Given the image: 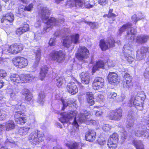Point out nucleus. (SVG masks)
<instances>
[{"instance_id":"79ce46f5","label":"nucleus","mask_w":149,"mask_h":149,"mask_svg":"<svg viewBox=\"0 0 149 149\" xmlns=\"http://www.w3.org/2000/svg\"><path fill=\"white\" fill-rule=\"evenodd\" d=\"M132 26V24L131 23H128L123 25L119 29V33H121L126 30L128 31V30Z\"/></svg>"},{"instance_id":"4be33fe9","label":"nucleus","mask_w":149,"mask_h":149,"mask_svg":"<svg viewBox=\"0 0 149 149\" xmlns=\"http://www.w3.org/2000/svg\"><path fill=\"white\" fill-rule=\"evenodd\" d=\"M96 134L95 131L93 130H90L86 133L85 138L87 141L92 142L95 139Z\"/></svg>"},{"instance_id":"a211bd4d","label":"nucleus","mask_w":149,"mask_h":149,"mask_svg":"<svg viewBox=\"0 0 149 149\" xmlns=\"http://www.w3.org/2000/svg\"><path fill=\"white\" fill-rule=\"evenodd\" d=\"M34 52L36 55V61L34 63L31 67L33 71L36 70L37 69V68L38 66L39 62L40 60L41 56L40 49V48H38Z\"/></svg>"},{"instance_id":"4d7b16f0","label":"nucleus","mask_w":149,"mask_h":149,"mask_svg":"<svg viewBox=\"0 0 149 149\" xmlns=\"http://www.w3.org/2000/svg\"><path fill=\"white\" fill-rule=\"evenodd\" d=\"M20 81L19 83H24L27 82V79H26V74H22L20 76Z\"/></svg>"},{"instance_id":"864d4df0","label":"nucleus","mask_w":149,"mask_h":149,"mask_svg":"<svg viewBox=\"0 0 149 149\" xmlns=\"http://www.w3.org/2000/svg\"><path fill=\"white\" fill-rule=\"evenodd\" d=\"M17 93V91L13 90L10 93V100H15L16 98V95Z\"/></svg>"},{"instance_id":"4468645a","label":"nucleus","mask_w":149,"mask_h":149,"mask_svg":"<svg viewBox=\"0 0 149 149\" xmlns=\"http://www.w3.org/2000/svg\"><path fill=\"white\" fill-rule=\"evenodd\" d=\"M122 110L121 109L116 110L111 112L109 116V118L111 120L119 121L122 117Z\"/></svg>"},{"instance_id":"de8ad7c7","label":"nucleus","mask_w":149,"mask_h":149,"mask_svg":"<svg viewBox=\"0 0 149 149\" xmlns=\"http://www.w3.org/2000/svg\"><path fill=\"white\" fill-rule=\"evenodd\" d=\"M117 95L116 93H111L108 94L107 99L111 101H113L116 99V97Z\"/></svg>"},{"instance_id":"f8f14e48","label":"nucleus","mask_w":149,"mask_h":149,"mask_svg":"<svg viewBox=\"0 0 149 149\" xmlns=\"http://www.w3.org/2000/svg\"><path fill=\"white\" fill-rule=\"evenodd\" d=\"M14 120L18 124L23 125L26 121L25 114L21 111L16 112L14 115Z\"/></svg>"},{"instance_id":"37998d69","label":"nucleus","mask_w":149,"mask_h":149,"mask_svg":"<svg viewBox=\"0 0 149 149\" xmlns=\"http://www.w3.org/2000/svg\"><path fill=\"white\" fill-rule=\"evenodd\" d=\"M118 140V135L117 133H114L112 135L110 136L108 140L109 141H112L117 143Z\"/></svg>"},{"instance_id":"2f4dec72","label":"nucleus","mask_w":149,"mask_h":149,"mask_svg":"<svg viewBox=\"0 0 149 149\" xmlns=\"http://www.w3.org/2000/svg\"><path fill=\"white\" fill-rule=\"evenodd\" d=\"M87 101L88 103L91 105H93L94 103L93 95L91 92H87L86 94Z\"/></svg>"},{"instance_id":"f704fd0d","label":"nucleus","mask_w":149,"mask_h":149,"mask_svg":"<svg viewBox=\"0 0 149 149\" xmlns=\"http://www.w3.org/2000/svg\"><path fill=\"white\" fill-rule=\"evenodd\" d=\"M127 119L128 121L127 123V128H130L134 125V119L132 115V116L128 115L127 117Z\"/></svg>"},{"instance_id":"052dcab7","label":"nucleus","mask_w":149,"mask_h":149,"mask_svg":"<svg viewBox=\"0 0 149 149\" xmlns=\"http://www.w3.org/2000/svg\"><path fill=\"white\" fill-rule=\"evenodd\" d=\"M24 106L20 104H16L15 106V109L17 110H24L25 109Z\"/></svg>"},{"instance_id":"423d86ee","label":"nucleus","mask_w":149,"mask_h":149,"mask_svg":"<svg viewBox=\"0 0 149 149\" xmlns=\"http://www.w3.org/2000/svg\"><path fill=\"white\" fill-rule=\"evenodd\" d=\"M79 42V35L75 33L66 37L63 40V45L64 47L69 48L72 44H77Z\"/></svg>"},{"instance_id":"338daca9","label":"nucleus","mask_w":149,"mask_h":149,"mask_svg":"<svg viewBox=\"0 0 149 149\" xmlns=\"http://www.w3.org/2000/svg\"><path fill=\"white\" fill-rule=\"evenodd\" d=\"M25 7L23 6H20L19 8V14H20V15H24V11L26 10H24Z\"/></svg>"},{"instance_id":"b1692460","label":"nucleus","mask_w":149,"mask_h":149,"mask_svg":"<svg viewBox=\"0 0 149 149\" xmlns=\"http://www.w3.org/2000/svg\"><path fill=\"white\" fill-rule=\"evenodd\" d=\"M80 77L82 83L86 84H89L90 80V77L88 73L82 72L80 74Z\"/></svg>"},{"instance_id":"c03bdc74","label":"nucleus","mask_w":149,"mask_h":149,"mask_svg":"<svg viewBox=\"0 0 149 149\" xmlns=\"http://www.w3.org/2000/svg\"><path fill=\"white\" fill-rule=\"evenodd\" d=\"M125 95L123 94H122L120 96L118 97L116 101L118 102H122L123 104H124L125 103Z\"/></svg>"},{"instance_id":"9d476101","label":"nucleus","mask_w":149,"mask_h":149,"mask_svg":"<svg viewBox=\"0 0 149 149\" xmlns=\"http://www.w3.org/2000/svg\"><path fill=\"white\" fill-rule=\"evenodd\" d=\"M100 46L102 51H105L109 48L115 46V41L113 38H108L106 41L101 40L100 41Z\"/></svg>"},{"instance_id":"09e8293b","label":"nucleus","mask_w":149,"mask_h":149,"mask_svg":"<svg viewBox=\"0 0 149 149\" xmlns=\"http://www.w3.org/2000/svg\"><path fill=\"white\" fill-rule=\"evenodd\" d=\"M5 144L6 145L12 146L15 144V142L11 139L10 137H8L5 141Z\"/></svg>"},{"instance_id":"20e7f679","label":"nucleus","mask_w":149,"mask_h":149,"mask_svg":"<svg viewBox=\"0 0 149 149\" xmlns=\"http://www.w3.org/2000/svg\"><path fill=\"white\" fill-rule=\"evenodd\" d=\"M44 135L42 132L38 130L31 133L29 136L28 140L31 144H39L44 140Z\"/></svg>"},{"instance_id":"a18cd8bd","label":"nucleus","mask_w":149,"mask_h":149,"mask_svg":"<svg viewBox=\"0 0 149 149\" xmlns=\"http://www.w3.org/2000/svg\"><path fill=\"white\" fill-rule=\"evenodd\" d=\"M116 143L108 141L107 146L109 149H115L117 147Z\"/></svg>"},{"instance_id":"6ab92c4d","label":"nucleus","mask_w":149,"mask_h":149,"mask_svg":"<svg viewBox=\"0 0 149 149\" xmlns=\"http://www.w3.org/2000/svg\"><path fill=\"white\" fill-rule=\"evenodd\" d=\"M108 79L110 84L117 83L119 82V79L117 74L114 72H110L108 76Z\"/></svg>"},{"instance_id":"49530a36","label":"nucleus","mask_w":149,"mask_h":149,"mask_svg":"<svg viewBox=\"0 0 149 149\" xmlns=\"http://www.w3.org/2000/svg\"><path fill=\"white\" fill-rule=\"evenodd\" d=\"M9 53H11L10 46L7 47H5L3 48L2 51V53H0V56H1V54H7Z\"/></svg>"},{"instance_id":"6e6552de","label":"nucleus","mask_w":149,"mask_h":149,"mask_svg":"<svg viewBox=\"0 0 149 149\" xmlns=\"http://www.w3.org/2000/svg\"><path fill=\"white\" fill-rule=\"evenodd\" d=\"M65 54L63 52L60 51H53L50 54L51 60L55 63H61L64 61Z\"/></svg>"},{"instance_id":"bb28decb","label":"nucleus","mask_w":149,"mask_h":149,"mask_svg":"<svg viewBox=\"0 0 149 149\" xmlns=\"http://www.w3.org/2000/svg\"><path fill=\"white\" fill-rule=\"evenodd\" d=\"M10 80L14 84L17 85L19 83L20 76L17 74H12L10 76Z\"/></svg>"},{"instance_id":"412c9836","label":"nucleus","mask_w":149,"mask_h":149,"mask_svg":"<svg viewBox=\"0 0 149 149\" xmlns=\"http://www.w3.org/2000/svg\"><path fill=\"white\" fill-rule=\"evenodd\" d=\"M67 89L69 93L72 95H74L78 91V88L77 86L73 82L68 84L67 86Z\"/></svg>"},{"instance_id":"0eeeda50","label":"nucleus","mask_w":149,"mask_h":149,"mask_svg":"<svg viewBox=\"0 0 149 149\" xmlns=\"http://www.w3.org/2000/svg\"><path fill=\"white\" fill-rule=\"evenodd\" d=\"M84 0H73L71 5L72 6H75L76 7L90 9L93 8L95 5L94 0L89 1L85 2Z\"/></svg>"},{"instance_id":"680f3d73","label":"nucleus","mask_w":149,"mask_h":149,"mask_svg":"<svg viewBox=\"0 0 149 149\" xmlns=\"http://www.w3.org/2000/svg\"><path fill=\"white\" fill-rule=\"evenodd\" d=\"M41 33H36L34 34V39L33 40L35 41H37L40 39Z\"/></svg>"},{"instance_id":"a878e982","label":"nucleus","mask_w":149,"mask_h":149,"mask_svg":"<svg viewBox=\"0 0 149 149\" xmlns=\"http://www.w3.org/2000/svg\"><path fill=\"white\" fill-rule=\"evenodd\" d=\"M106 63L102 61H100L97 62L96 65L93 67L92 71L94 73L99 68L106 69Z\"/></svg>"},{"instance_id":"69168bd1","label":"nucleus","mask_w":149,"mask_h":149,"mask_svg":"<svg viewBox=\"0 0 149 149\" xmlns=\"http://www.w3.org/2000/svg\"><path fill=\"white\" fill-rule=\"evenodd\" d=\"M111 128V126L109 124H105L102 127L103 130L105 131L109 130Z\"/></svg>"},{"instance_id":"f03ea898","label":"nucleus","mask_w":149,"mask_h":149,"mask_svg":"<svg viewBox=\"0 0 149 149\" xmlns=\"http://www.w3.org/2000/svg\"><path fill=\"white\" fill-rule=\"evenodd\" d=\"M146 98L144 92H138L135 96H132L130 100L129 105L130 106L135 107L139 110H141L143 109V103Z\"/></svg>"},{"instance_id":"c9c22d12","label":"nucleus","mask_w":149,"mask_h":149,"mask_svg":"<svg viewBox=\"0 0 149 149\" xmlns=\"http://www.w3.org/2000/svg\"><path fill=\"white\" fill-rule=\"evenodd\" d=\"M131 26L127 31V34L128 38L130 37V39H131L134 37V35L136 34V30L132 28Z\"/></svg>"},{"instance_id":"5fc2aeb1","label":"nucleus","mask_w":149,"mask_h":149,"mask_svg":"<svg viewBox=\"0 0 149 149\" xmlns=\"http://www.w3.org/2000/svg\"><path fill=\"white\" fill-rule=\"evenodd\" d=\"M113 10L112 9H110L109 11V15L110 17V19H111L113 21L115 20V17L116 15L112 13Z\"/></svg>"},{"instance_id":"58836bf2","label":"nucleus","mask_w":149,"mask_h":149,"mask_svg":"<svg viewBox=\"0 0 149 149\" xmlns=\"http://www.w3.org/2000/svg\"><path fill=\"white\" fill-rule=\"evenodd\" d=\"M123 87L126 89L130 90L133 87V84L132 81H123Z\"/></svg>"},{"instance_id":"a19ab883","label":"nucleus","mask_w":149,"mask_h":149,"mask_svg":"<svg viewBox=\"0 0 149 149\" xmlns=\"http://www.w3.org/2000/svg\"><path fill=\"white\" fill-rule=\"evenodd\" d=\"M62 102L63 104V107L62 110H64L65 108L69 104H72L73 102V99H70V100H67L66 99L64 100L62 99Z\"/></svg>"},{"instance_id":"603ef678","label":"nucleus","mask_w":149,"mask_h":149,"mask_svg":"<svg viewBox=\"0 0 149 149\" xmlns=\"http://www.w3.org/2000/svg\"><path fill=\"white\" fill-rule=\"evenodd\" d=\"M141 128L140 127H139L138 126H136L135 127H134V130H132V133H133L134 134H135V132H136L138 133H142V130H141Z\"/></svg>"},{"instance_id":"393cba45","label":"nucleus","mask_w":149,"mask_h":149,"mask_svg":"<svg viewBox=\"0 0 149 149\" xmlns=\"http://www.w3.org/2000/svg\"><path fill=\"white\" fill-rule=\"evenodd\" d=\"M82 145V144L81 143L73 142H68L66 144V146L70 149H81Z\"/></svg>"},{"instance_id":"c756f323","label":"nucleus","mask_w":149,"mask_h":149,"mask_svg":"<svg viewBox=\"0 0 149 149\" xmlns=\"http://www.w3.org/2000/svg\"><path fill=\"white\" fill-rule=\"evenodd\" d=\"M6 130L9 131L15 128V124L13 120H9L5 123Z\"/></svg>"},{"instance_id":"e433bc0d","label":"nucleus","mask_w":149,"mask_h":149,"mask_svg":"<svg viewBox=\"0 0 149 149\" xmlns=\"http://www.w3.org/2000/svg\"><path fill=\"white\" fill-rule=\"evenodd\" d=\"M45 96L43 92H41L40 93L37 100V102L41 104H43L45 101Z\"/></svg>"},{"instance_id":"1a4fd4ad","label":"nucleus","mask_w":149,"mask_h":149,"mask_svg":"<svg viewBox=\"0 0 149 149\" xmlns=\"http://www.w3.org/2000/svg\"><path fill=\"white\" fill-rule=\"evenodd\" d=\"M89 55L88 49L85 47L81 46L78 49L76 56L79 61H84L89 57Z\"/></svg>"},{"instance_id":"39448f33","label":"nucleus","mask_w":149,"mask_h":149,"mask_svg":"<svg viewBox=\"0 0 149 149\" xmlns=\"http://www.w3.org/2000/svg\"><path fill=\"white\" fill-rule=\"evenodd\" d=\"M123 55L127 61L131 63L134 60V52L131 45L129 44H125L123 49Z\"/></svg>"},{"instance_id":"2eb2a0df","label":"nucleus","mask_w":149,"mask_h":149,"mask_svg":"<svg viewBox=\"0 0 149 149\" xmlns=\"http://www.w3.org/2000/svg\"><path fill=\"white\" fill-rule=\"evenodd\" d=\"M104 79L100 77H96L92 84V86L94 89L97 90L102 88L104 85Z\"/></svg>"},{"instance_id":"8fccbe9b","label":"nucleus","mask_w":149,"mask_h":149,"mask_svg":"<svg viewBox=\"0 0 149 149\" xmlns=\"http://www.w3.org/2000/svg\"><path fill=\"white\" fill-rule=\"evenodd\" d=\"M86 23L90 26L91 29H97L98 27V24L97 23L87 22Z\"/></svg>"},{"instance_id":"72a5a7b5","label":"nucleus","mask_w":149,"mask_h":149,"mask_svg":"<svg viewBox=\"0 0 149 149\" xmlns=\"http://www.w3.org/2000/svg\"><path fill=\"white\" fill-rule=\"evenodd\" d=\"M30 129V127L26 126L21 127L18 129V134L20 135H25L28 133Z\"/></svg>"},{"instance_id":"9b49d317","label":"nucleus","mask_w":149,"mask_h":149,"mask_svg":"<svg viewBox=\"0 0 149 149\" xmlns=\"http://www.w3.org/2000/svg\"><path fill=\"white\" fill-rule=\"evenodd\" d=\"M14 64L17 68H22L27 66L28 61L26 58L21 57H17L13 60Z\"/></svg>"},{"instance_id":"6e6d98bb","label":"nucleus","mask_w":149,"mask_h":149,"mask_svg":"<svg viewBox=\"0 0 149 149\" xmlns=\"http://www.w3.org/2000/svg\"><path fill=\"white\" fill-rule=\"evenodd\" d=\"M105 63L106 64V69H107V68L114 66L115 65V64L113 62V61L110 60H108L107 63L105 62Z\"/></svg>"},{"instance_id":"774afa93","label":"nucleus","mask_w":149,"mask_h":149,"mask_svg":"<svg viewBox=\"0 0 149 149\" xmlns=\"http://www.w3.org/2000/svg\"><path fill=\"white\" fill-rule=\"evenodd\" d=\"M24 32L21 27L17 29L16 31V33L18 35H20Z\"/></svg>"},{"instance_id":"cd10ccee","label":"nucleus","mask_w":149,"mask_h":149,"mask_svg":"<svg viewBox=\"0 0 149 149\" xmlns=\"http://www.w3.org/2000/svg\"><path fill=\"white\" fill-rule=\"evenodd\" d=\"M48 69V67L46 65L42 67L39 76V78L40 79L42 80L44 79L47 72Z\"/></svg>"},{"instance_id":"ea45409f","label":"nucleus","mask_w":149,"mask_h":149,"mask_svg":"<svg viewBox=\"0 0 149 149\" xmlns=\"http://www.w3.org/2000/svg\"><path fill=\"white\" fill-rule=\"evenodd\" d=\"M142 133H138L135 132V136H141L142 137H147L149 136V130H142Z\"/></svg>"},{"instance_id":"5701e85b","label":"nucleus","mask_w":149,"mask_h":149,"mask_svg":"<svg viewBox=\"0 0 149 149\" xmlns=\"http://www.w3.org/2000/svg\"><path fill=\"white\" fill-rule=\"evenodd\" d=\"M149 38L148 36L143 35L137 36L136 38H134V40L138 43L142 44L146 43Z\"/></svg>"},{"instance_id":"aec40b11","label":"nucleus","mask_w":149,"mask_h":149,"mask_svg":"<svg viewBox=\"0 0 149 149\" xmlns=\"http://www.w3.org/2000/svg\"><path fill=\"white\" fill-rule=\"evenodd\" d=\"M14 16L13 14L11 13H8L3 16L1 19V22L2 23L6 24L7 23H11L13 21Z\"/></svg>"},{"instance_id":"4c0bfd02","label":"nucleus","mask_w":149,"mask_h":149,"mask_svg":"<svg viewBox=\"0 0 149 149\" xmlns=\"http://www.w3.org/2000/svg\"><path fill=\"white\" fill-rule=\"evenodd\" d=\"M144 17L142 15V14L140 13L138 14V16L136 14L134 15L132 17V21L136 23L138 21Z\"/></svg>"},{"instance_id":"473e14b6","label":"nucleus","mask_w":149,"mask_h":149,"mask_svg":"<svg viewBox=\"0 0 149 149\" xmlns=\"http://www.w3.org/2000/svg\"><path fill=\"white\" fill-rule=\"evenodd\" d=\"M132 143L136 149H144L143 145L140 140L134 139L132 141Z\"/></svg>"},{"instance_id":"f3484780","label":"nucleus","mask_w":149,"mask_h":149,"mask_svg":"<svg viewBox=\"0 0 149 149\" xmlns=\"http://www.w3.org/2000/svg\"><path fill=\"white\" fill-rule=\"evenodd\" d=\"M11 53L16 54L22 51L23 48L22 45L21 44H15L10 46Z\"/></svg>"},{"instance_id":"13d9d810","label":"nucleus","mask_w":149,"mask_h":149,"mask_svg":"<svg viewBox=\"0 0 149 149\" xmlns=\"http://www.w3.org/2000/svg\"><path fill=\"white\" fill-rule=\"evenodd\" d=\"M10 109V108L9 107L6 106L1 110L2 112H4L5 113V114L8 116L9 114V111Z\"/></svg>"},{"instance_id":"3c124183","label":"nucleus","mask_w":149,"mask_h":149,"mask_svg":"<svg viewBox=\"0 0 149 149\" xmlns=\"http://www.w3.org/2000/svg\"><path fill=\"white\" fill-rule=\"evenodd\" d=\"M124 78L123 81H132V77L129 74L125 73L124 75Z\"/></svg>"},{"instance_id":"0e129e2a","label":"nucleus","mask_w":149,"mask_h":149,"mask_svg":"<svg viewBox=\"0 0 149 149\" xmlns=\"http://www.w3.org/2000/svg\"><path fill=\"white\" fill-rule=\"evenodd\" d=\"M144 77L146 80L149 79V70L146 69L144 73Z\"/></svg>"},{"instance_id":"c85d7f7f","label":"nucleus","mask_w":149,"mask_h":149,"mask_svg":"<svg viewBox=\"0 0 149 149\" xmlns=\"http://www.w3.org/2000/svg\"><path fill=\"white\" fill-rule=\"evenodd\" d=\"M54 81L55 82L57 86L60 87L64 83H65V80L64 78L62 77L56 76L54 79Z\"/></svg>"},{"instance_id":"7c9ffc66","label":"nucleus","mask_w":149,"mask_h":149,"mask_svg":"<svg viewBox=\"0 0 149 149\" xmlns=\"http://www.w3.org/2000/svg\"><path fill=\"white\" fill-rule=\"evenodd\" d=\"M22 93L25 96V99L27 101H30L32 98L31 94L27 89H24L22 91Z\"/></svg>"},{"instance_id":"e2e57ef3","label":"nucleus","mask_w":149,"mask_h":149,"mask_svg":"<svg viewBox=\"0 0 149 149\" xmlns=\"http://www.w3.org/2000/svg\"><path fill=\"white\" fill-rule=\"evenodd\" d=\"M7 73L3 70H0V78L5 77L7 76Z\"/></svg>"},{"instance_id":"7ed1b4c3","label":"nucleus","mask_w":149,"mask_h":149,"mask_svg":"<svg viewBox=\"0 0 149 149\" xmlns=\"http://www.w3.org/2000/svg\"><path fill=\"white\" fill-rule=\"evenodd\" d=\"M64 19L62 18L56 20L54 17H51L49 19L45 24L43 30L41 31L42 34L45 33L49 32L52 28L53 26L58 25L64 22Z\"/></svg>"},{"instance_id":"ddd939ff","label":"nucleus","mask_w":149,"mask_h":149,"mask_svg":"<svg viewBox=\"0 0 149 149\" xmlns=\"http://www.w3.org/2000/svg\"><path fill=\"white\" fill-rule=\"evenodd\" d=\"M50 13V11L48 8L46 7H42L40 8V10L39 12V15L41 18V20H39V22H41L42 20L44 22L48 19L49 15Z\"/></svg>"},{"instance_id":"bf43d9fd","label":"nucleus","mask_w":149,"mask_h":149,"mask_svg":"<svg viewBox=\"0 0 149 149\" xmlns=\"http://www.w3.org/2000/svg\"><path fill=\"white\" fill-rule=\"evenodd\" d=\"M104 99V96L100 93H98L97 97V99L99 102H102Z\"/></svg>"},{"instance_id":"dca6fc26","label":"nucleus","mask_w":149,"mask_h":149,"mask_svg":"<svg viewBox=\"0 0 149 149\" xmlns=\"http://www.w3.org/2000/svg\"><path fill=\"white\" fill-rule=\"evenodd\" d=\"M148 52H149V48L144 47H142L136 52V60L140 61L143 59L145 56L146 53Z\"/></svg>"},{"instance_id":"f257e3e1","label":"nucleus","mask_w":149,"mask_h":149,"mask_svg":"<svg viewBox=\"0 0 149 149\" xmlns=\"http://www.w3.org/2000/svg\"><path fill=\"white\" fill-rule=\"evenodd\" d=\"M77 112L69 111L67 113H64L59 119V120L63 123L68 122L70 120L74 117L72 125L76 127L77 130L79 127L78 124L84 122L88 124L89 122L92 123L94 121L89 119L91 114L86 111L81 112L79 115H77Z\"/></svg>"}]
</instances>
